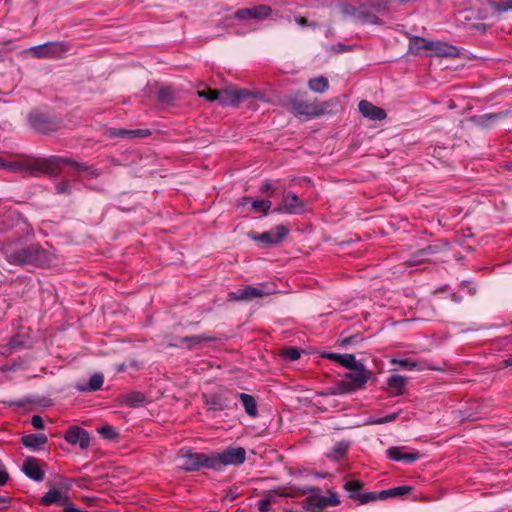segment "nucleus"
<instances>
[{"instance_id":"1","label":"nucleus","mask_w":512,"mask_h":512,"mask_svg":"<svg viewBox=\"0 0 512 512\" xmlns=\"http://www.w3.org/2000/svg\"><path fill=\"white\" fill-rule=\"evenodd\" d=\"M71 164L74 165L79 172L83 173H91L92 170L90 167L83 163H75L70 159L67 158H61L57 156H51V157H34V176L36 174H46L49 176H56L61 171V165L62 164Z\"/></svg>"},{"instance_id":"41","label":"nucleus","mask_w":512,"mask_h":512,"mask_svg":"<svg viewBox=\"0 0 512 512\" xmlns=\"http://www.w3.org/2000/svg\"><path fill=\"white\" fill-rule=\"evenodd\" d=\"M45 469L38 460L34 458V481L40 482L44 479Z\"/></svg>"},{"instance_id":"38","label":"nucleus","mask_w":512,"mask_h":512,"mask_svg":"<svg viewBox=\"0 0 512 512\" xmlns=\"http://www.w3.org/2000/svg\"><path fill=\"white\" fill-rule=\"evenodd\" d=\"M48 442V436L44 433H34V452L43 450V446ZM44 451H46L44 449Z\"/></svg>"},{"instance_id":"44","label":"nucleus","mask_w":512,"mask_h":512,"mask_svg":"<svg viewBox=\"0 0 512 512\" xmlns=\"http://www.w3.org/2000/svg\"><path fill=\"white\" fill-rule=\"evenodd\" d=\"M271 497H265L258 501V509L260 512H268L271 506Z\"/></svg>"},{"instance_id":"55","label":"nucleus","mask_w":512,"mask_h":512,"mask_svg":"<svg viewBox=\"0 0 512 512\" xmlns=\"http://www.w3.org/2000/svg\"><path fill=\"white\" fill-rule=\"evenodd\" d=\"M295 21H296V23H297L299 26H302V27H304V26H307V25H308V22H307V20H306L304 17H296V18H295Z\"/></svg>"},{"instance_id":"12","label":"nucleus","mask_w":512,"mask_h":512,"mask_svg":"<svg viewBox=\"0 0 512 512\" xmlns=\"http://www.w3.org/2000/svg\"><path fill=\"white\" fill-rule=\"evenodd\" d=\"M272 13V9L267 5H258L252 8L239 9L235 13V17L239 20H263L269 17Z\"/></svg>"},{"instance_id":"48","label":"nucleus","mask_w":512,"mask_h":512,"mask_svg":"<svg viewBox=\"0 0 512 512\" xmlns=\"http://www.w3.org/2000/svg\"><path fill=\"white\" fill-rule=\"evenodd\" d=\"M33 253H34V265L38 264V263L41 265L44 264L42 262V256H44L45 251L34 246Z\"/></svg>"},{"instance_id":"29","label":"nucleus","mask_w":512,"mask_h":512,"mask_svg":"<svg viewBox=\"0 0 512 512\" xmlns=\"http://www.w3.org/2000/svg\"><path fill=\"white\" fill-rule=\"evenodd\" d=\"M239 398L246 413L249 416L255 417L257 415V405L254 397L246 393H240Z\"/></svg>"},{"instance_id":"32","label":"nucleus","mask_w":512,"mask_h":512,"mask_svg":"<svg viewBox=\"0 0 512 512\" xmlns=\"http://www.w3.org/2000/svg\"><path fill=\"white\" fill-rule=\"evenodd\" d=\"M104 382V377L101 373H95L92 375L89 379V381L79 387V390L81 391H96L101 388Z\"/></svg>"},{"instance_id":"31","label":"nucleus","mask_w":512,"mask_h":512,"mask_svg":"<svg viewBox=\"0 0 512 512\" xmlns=\"http://www.w3.org/2000/svg\"><path fill=\"white\" fill-rule=\"evenodd\" d=\"M308 86L313 92L324 93L329 88V82L326 77L319 76L317 78L310 79L308 81Z\"/></svg>"},{"instance_id":"60","label":"nucleus","mask_w":512,"mask_h":512,"mask_svg":"<svg viewBox=\"0 0 512 512\" xmlns=\"http://www.w3.org/2000/svg\"><path fill=\"white\" fill-rule=\"evenodd\" d=\"M312 490H313L312 488H306V489H304L302 492H303V493H307V492H311Z\"/></svg>"},{"instance_id":"57","label":"nucleus","mask_w":512,"mask_h":512,"mask_svg":"<svg viewBox=\"0 0 512 512\" xmlns=\"http://www.w3.org/2000/svg\"><path fill=\"white\" fill-rule=\"evenodd\" d=\"M505 365L506 366H512V354H510L506 359H505Z\"/></svg>"},{"instance_id":"15","label":"nucleus","mask_w":512,"mask_h":512,"mask_svg":"<svg viewBox=\"0 0 512 512\" xmlns=\"http://www.w3.org/2000/svg\"><path fill=\"white\" fill-rule=\"evenodd\" d=\"M387 457L396 462L410 464L419 459L420 455L418 452H405L402 448L390 447L387 449Z\"/></svg>"},{"instance_id":"6","label":"nucleus","mask_w":512,"mask_h":512,"mask_svg":"<svg viewBox=\"0 0 512 512\" xmlns=\"http://www.w3.org/2000/svg\"><path fill=\"white\" fill-rule=\"evenodd\" d=\"M340 499L335 492H329L327 496L313 494L308 496L303 502V508L309 512H321L327 507L337 506Z\"/></svg>"},{"instance_id":"27","label":"nucleus","mask_w":512,"mask_h":512,"mask_svg":"<svg viewBox=\"0 0 512 512\" xmlns=\"http://www.w3.org/2000/svg\"><path fill=\"white\" fill-rule=\"evenodd\" d=\"M391 363L394 365H397L399 368L410 370V371H414V370L421 371L424 369V366L420 362L413 360L411 358H404V359L393 358L391 360Z\"/></svg>"},{"instance_id":"4","label":"nucleus","mask_w":512,"mask_h":512,"mask_svg":"<svg viewBox=\"0 0 512 512\" xmlns=\"http://www.w3.org/2000/svg\"><path fill=\"white\" fill-rule=\"evenodd\" d=\"M288 110L295 116H305L308 119L317 118L324 114V108L316 102H308L297 97L289 100Z\"/></svg>"},{"instance_id":"3","label":"nucleus","mask_w":512,"mask_h":512,"mask_svg":"<svg viewBox=\"0 0 512 512\" xmlns=\"http://www.w3.org/2000/svg\"><path fill=\"white\" fill-rule=\"evenodd\" d=\"M212 470L221 471L226 466H239L246 460V451L243 447L228 446L220 452H210Z\"/></svg>"},{"instance_id":"54","label":"nucleus","mask_w":512,"mask_h":512,"mask_svg":"<svg viewBox=\"0 0 512 512\" xmlns=\"http://www.w3.org/2000/svg\"><path fill=\"white\" fill-rule=\"evenodd\" d=\"M20 334H17L13 337L12 343L14 346H24L26 343L23 340H20Z\"/></svg>"},{"instance_id":"22","label":"nucleus","mask_w":512,"mask_h":512,"mask_svg":"<svg viewBox=\"0 0 512 512\" xmlns=\"http://www.w3.org/2000/svg\"><path fill=\"white\" fill-rule=\"evenodd\" d=\"M356 21L361 24H378L380 22L378 16L366 4L359 6Z\"/></svg>"},{"instance_id":"25","label":"nucleus","mask_w":512,"mask_h":512,"mask_svg":"<svg viewBox=\"0 0 512 512\" xmlns=\"http://www.w3.org/2000/svg\"><path fill=\"white\" fill-rule=\"evenodd\" d=\"M431 40L419 36H413L409 39V50L413 54H420L424 50H429Z\"/></svg>"},{"instance_id":"8","label":"nucleus","mask_w":512,"mask_h":512,"mask_svg":"<svg viewBox=\"0 0 512 512\" xmlns=\"http://www.w3.org/2000/svg\"><path fill=\"white\" fill-rule=\"evenodd\" d=\"M349 369L351 371L345 374V379L349 385L348 391L362 388L367 383L370 372L360 362H356L355 367Z\"/></svg>"},{"instance_id":"33","label":"nucleus","mask_w":512,"mask_h":512,"mask_svg":"<svg viewBox=\"0 0 512 512\" xmlns=\"http://www.w3.org/2000/svg\"><path fill=\"white\" fill-rule=\"evenodd\" d=\"M352 499L358 500L361 504H366L375 500H385L384 495H382V490L379 492H365L358 494H351Z\"/></svg>"},{"instance_id":"52","label":"nucleus","mask_w":512,"mask_h":512,"mask_svg":"<svg viewBox=\"0 0 512 512\" xmlns=\"http://www.w3.org/2000/svg\"><path fill=\"white\" fill-rule=\"evenodd\" d=\"M11 498L8 496L0 495V510L9 506Z\"/></svg>"},{"instance_id":"40","label":"nucleus","mask_w":512,"mask_h":512,"mask_svg":"<svg viewBox=\"0 0 512 512\" xmlns=\"http://www.w3.org/2000/svg\"><path fill=\"white\" fill-rule=\"evenodd\" d=\"M358 10H359V7H356L351 4H344L341 8V12L343 15L352 17L355 20L357 19Z\"/></svg>"},{"instance_id":"9","label":"nucleus","mask_w":512,"mask_h":512,"mask_svg":"<svg viewBox=\"0 0 512 512\" xmlns=\"http://www.w3.org/2000/svg\"><path fill=\"white\" fill-rule=\"evenodd\" d=\"M268 294L269 292L265 291L261 287L245 286L235 291L229 292L228 297L230 300L249 302L256 298L267 296Z\"/></svg>"},{"instance_id":"43","label":"nucleus","mask_w":512,"mask_h":512,"mask_svg":"<svg viewBox=\"0 0 512 512\" xmlns=\"http://www.w3.org/2000/svg\"><path fill=\"white\" fill-rule=\"evenodd\" d=\"M57 194H70L71 186L67 181H61L55 186Z\"/></svg>"},{"instance_id":"47","label":"nucleus","mask_w":512,"mask_h":512,"mask_svg":"<svg viewBox=\"0 0 512 512\" xmlns=\"http://www.w3.org/2000/svg\"><path fill=\"white\" fill-rule=\"evenodd\" d=\"M143 401V396L140 394H131L126 398V402L132 406H137Z\"/></svg>"},{"instance_id":"49","label":"nucleus","mask_w":512,"mask_h":512,"mask_svg":"<svg viewBox=\"0 0 512 512\" xmlns=\"http://www.w3.org/2000/svg\"><path fill=\"white\" fill-rule=\"evenodd\" d=\"M62 506L64 507L63 508V512H88V511H85V510L78 509L72 503H70V501L66 502Z\"/></svg>"},{"instance_id":"26","label":"nucleus","mask_w":512,"mask_h":512,"mask_svg":"<svg viewBox=\"0 0 512 512\" xmlns=\"http://www.w3.org/2000/svg\"><path fill=\"white\" fill-rule=\"evenodd\" d=\"M213 340L214 338L212 336L201 334L183 337L180 342L182 345H186L188 348H195L200 346L203 342H209Z\"/></svg>"},{"instance_id":"46","label":"nucleus","mask_w":512,"mask_h":512,"mask_svg":"<svg viewBox=\"0 0 512 512\" xmlns=\"http://www.w3.org/2000/svg\"><path fill=\"white\" fill-rule=\"evenodd\" d=\"M22 471L28 478L32 479V457H27L22 467Z\"/></svg>"},{"instance_id":"50","label":"nucleus","mask_w":512,"mask_h":512,"mask_svg":"<svg viewBox=\"0 0 512 512\" xmlns=\"http://www.w3.org/2000/svg\"><path fill=\"white\" fill-rule=\"evenodd\" d=\"M158 98L162 102L169 101L171 99L170 90L169 89H161L159 91Z\"/></svg>"},{"instance_id":"13","label":"nucleus","mask_w":512,"mask_h":512,"mask_svg":"<svg viewBox=\"0 0 512 512\" xmlns=\"http://www.w3.org/2000/svg\"><path fill=\"white\" fill-rule=\"evenodd\" d=\"M69 500L70 496L68 493L62 492L53 487L40 498L39 502L44 506H50L53 504L62 506Z\"/></svg>"},{"instance_id":"56","label":"nucleus","mask_w":512,"mask_h":512,"mask_svg":"<svg viewBox=\"0 0 512 512\" xmlns=\"http://www.w3.org/2000/svg\"><path fill=\"white\" fill-rule=\"evenodd\" d=\"M272 189V185L270 183H266L262 188V193H268Z\"/></svg>"},{"instance_id":"45","label":"nucleus","mask_w":512,"mask_h":512,"mask_svg":"<svg viewBox=\"0 0 512 512\" xmlns=\"http://www.w3.org/2000/svg\"><path fill=\"white\" fill-rule=\"evenodd\" d=\"M9 480V473L6 466L0 461V486H4Z\"/></svg>"},{"instance_id":"53","label":"nucleus","mask_w":512,"mask_h":512,"mask_svg":"<svg viewBox=\"0 0 512 512\" xmlns=\"http://www.w3.org/2000/svg\"><path fill=\"white\" fill-rule=\"evenodd\" d=\"M22 443L24 446L31 448L32 447V434H28L22 437Z\"/></svg>"},{"instance_id":"30","label":"nucleus","mask_w":512,"mask_h":512,"mask_svg":"<svg viewBox=\"0 0 512 512\" xmlns=\"http://www.w3.org/2000/svg\"><path fill=\"white\" fill-rule=\"evenodd\" d=\"M59 44L58 43H46L34 45V56L35 57H44L48 55H52L58 51Z\"/></svg>"},{"instance_id":"37","label":"nucleus","mask_w":512,"mask_h":512,"mask_svg":"<svg viewBox=\"0 0 512 512\" xmlns=\"http://www.w3.org/2000/svg\"><path fill=\"white\" fill-rule=\"evenodd\" d=\"M362 486H363V483L361 481L350 480L344 484V489L349 493V496L351 497V494L361 493L360 489L362 488Z\"/></svg>"},{"instance_id":"59","label":"nucleus","mask_w":512,"mask_h":512,"mask_svg":"<svg viewBox=\"0 0 512 512\" xmlns=\"http://www.w3.org/2000/svg\"><path fill=\"white\" fill-rule=\"evenodd\" d=\"M33 127H34V131L39 130L38 122H37V120H36V118H35V117H34V124H33Z\"/></svg>"},{"instance_id":"23","label":"nucleus","mask_w":512,"mask_h":512,"mask_svg":"<svg viewBox=\"0 0 512 512\" xmlns=\"http://www.w3.org/2000/svg\"><path fill=\"white\" fill-rule=\"evenodd\" d=\"M206 404L209 406V409L216 411H223L230 408V401L228 398L219 394L211 395L206 400Z\"/></svg>"},{"instance_id":"2","label":"nucleus","mask_w":512,"mask_h":512,"mask_svg":"<svg viewBox=\"0 0 512 512\" xmlns=\"http://www.w3.org/2000/svg\"><path fill=\"white\" fill-rule=\"evenodd\" d=\"M200 97L209 101H218L222 106L237 107L245 99L251 96V92L246 89L226 88L220 91L207 90L199 92Z\"/></svg>"},{"instance_id":"58","label":"nucleus","mask_w":512,"mask_h":512,"mask_svg":"<svg viewBox=\"0 0 512 512\" xmlns=\"http://www.w3.org/2000/svg\"><path fill=\"white\" fill-rule=\"evenodd\" d=\"M347 50V47L343 44H338L337 45V51H346Z\"/></svg>"},{"instance_id":"28","label":"nucleus","mask_w":512,"mask_h":512,"mask_svg":"<svg viewBox=\"0 0 512 512\" xmlns=\"http://www.w3.org/2000/svg\"><path fill=\"white\" fill-rule=\"evenodd\" d=\"M413 490V487L410 485H403L398 487H392L386 490H382V495H384V499L387 498H395V497H404L408 495Z\"/></svg>"},{"instance_id":"10","label":"nucleus","mask_w":512,"mask_h":512,"mask_svg":"<svg viewBox=\"0 0 512 512\" xmlns=\"http://www.w3.org/2000/svg\"><path fill=\"white\" fill-rule=\"evenodd\" d=\"M64 439L71 445H78L85 450L90 445L89 433L80 426H71L67 429Z\"/></svg>"},{"instance_id":"51","label":"nucleus","mask_w":512,"mask_h":512,"mask_svg":"<svg viewBox=\"0 0 512 512\" xmlns=\"http://www.w3.org/2000/svg\"><path fill=\"white\" fill-rule=\"evenodd\" d=\"M45 425H44V420L42 419V417L38 416V415H34V430H42L44 429Z\"/></svg>"},{"instance_id":"17","label":"nucleus","mask_w":512,"mask_h":512,"mask_svg":"<svg viewBox=\"0 0 512 512\" xmlns=\"http://www.w3.org/2000/svg\"><path fill=\"white\" fill-rule=\"evenodd\" d=\"M321 357L334 361L347 369L355 367V363L357 362L353 354L323 352L321 353Z\"/></svg>"},{"instance_id":"7","label":"nucleus","mask_w":512,"mask_h":512,"mask_svg":"<svg viewBox=\"0 0 512 512\" xmlns=\"http://www.w3.org/2000/svg\"><path fill=\"white\" fill-rule=\"evenodd\" d=\"M274 213L299 215L306 212L305 202L294 192L288 191L283 195L282 203L274 208Z\"/></svg>"},{"instance_id":"19","label":"nucleus","mask_w":512,"mask_h":512,"mask_svg":"<svg viewBox=\"0 0 512 512\" xmlns=\"http://www.w3.org/2000/svg\"><path fill=\"white\" fill-rule=\"evenodd\" d=\"M429 50L433 51L436 56L448 57L458 55L456 46L442 41H431Z\"/></svg>"},{"instance_id":"21","label":"nucleus","mask_w":512,"mask_h":512,"mask_svg":"<svg viewBox=\"0 0 512 512\" xmlns=\"http://www.w3.org/2000/svg\"><path fill=\"white\" fill-rule=\"evenodd\" d=\"M0 169H6L11 172H26L31 174L32 164L29 161L5 162L2 158H0Z\"/></svg>"},{"instance_id":"36","label":"nucleus","mask_w":512,"mask_h":512,"mask_svg":"<svg viewBox=\"0 0 512 512\" xmlns=\"http://www.w3.org/2000/svg\"><path fill=\"white\" fill-rule=\"evenodd\" d=\"M386 0H368L366 6L375 14L384 11L387 8Z\"/></svg>"},{"instance_id":"20","label":"nucleus","mask_w":512,"mask_h":512,"mask_svg":"<svg viewBox=\"0 0 512 512\" xmlns=\"http://www.w3.org/2000/svg\"><path fill=\"white\" fill-rule=\"evenodd\" d=\"M251 203V211L257 213L267 214V212L271 208V201L269 199H254L252 197H243L241 198L239 205L245 206L246 204Z\"/></svg>"},{"instance_id":"42","label":"nucleus","mask_w":512,"mask_h":512,"mask_svg":"<svg viewBox=\"0 0 512 512\" xmlns=\"http://www.w3.org/2000/svg\"><path fill=\"white\" fill-rule=\"evenodd\" d=\"M283 356L285 357V359H288L290 361H295V360L299 359L300 352L295 347H288L283 351Z\"/></svg>"},{"instance_id":"35","label":"nucleus","mask_w":512,"mask_h":512,"mask_svg":"<svg viewBox=\"0 0 512 512\" xmlns=\"http://www.w3.org/2000/svg\"><path fill=\"white\" fill-rule=\"evenodd\" d=\"M489 5L498 13L507 12L512 10V0H505L497 2L495 0H489Z\"/></svg>"},{"instance_id":"24","label":"nucleus","mask_w":512,"mask_h":512,"mask_svg":"<svg viewBox=\"0 0 512 512\" xmlns=\"http://www.w3.org/2000/svg\"><path fill=\"white\" fill-rule=\"evenodd\" d=\"M406 382L407 379L404 376L393 374L387 379V386L395 395H401L404 391Z\"/></svg>"},{"instance_id":"16","label":"nucleus","mask_w":512,"mask_h":512,"mask_svg":"<svg viewBox=\"0 0 512 512\" xmlns=\"http://www.w3.org/2000/svg\"><path fill=\"white\" fill-rule=\"evenodd\" d=\"M6 259L14 265L30 264L32 262V251L29 247L11 251L6 254Z\"/></svg>"},{"instance_id":"34","label":"nucleus","mask_w":512,"mask_h":512,"mask_svg":"<svg viewBox=\"0 0 512 512\" xmlns=\"http://www.w3.org/2000/svg\"><path fill=\"white\" fill-rule=\"evenodd\" d=\"M97 432L105 439L114 440L118 437L117 430L111 425H103L97 428Z\"/></svg>"},{"instance_id":"11","label":"nucleus","mask_w":512,"mask_h":512,"mask_svg":"<svg viewBox=\"0 0 512 512\" xmlns=\"http://www.w3.org/2000/svg\"><path fill=\"white\" fill-rule=\"evenodd\" d=\"M289 233V229L284 225H278L275 229L261 233L260 235H251L255 241L268 245L280 243Z\"/></svg>"},{"instance_id":"39","label":"nucleus","mask_w":512,"mask_h":512,"mask_svg":"<svg viewBox=\"0 0 512 512\" xmlns=\"http://www.w3.org/2000/svg\"><path fill=\"white\" fill-rule=\"evenodd\" d=\"M398 417V413H391L384 417H370L369 423L370 424H385L394 421Z\"/></svg>"},{"instance_id":"5","label":"nucleus","mask_w":512,"mask_h":512,"mask_svg":"<svg viewBox=\"0 0 512 512\" xmlns=\"http://www.w3.org/2000/svg\"><path fill=\"white\" fill-rule=\"evenodd\" d=\"M179 468L185 471L212 469L210 453H186L179 457Z\"/></svg>"},{"instance_id":"14","label":"nucleus","mask_w":512,"mask_h":512,"mask_svg":"<svg viewBox=\"0 0 512 512\" xmlns=\"http://www.w3.org/2000/svg\"><path fill=\"white\" fill-rule=\"evenodd\" d=\"M360 113L371 120H383L386 117L384 109L373 105L372 103L362 100L358 104Z\"/></svg>"},{"instance_id":"18","label":"nucleus","mask_w":512,"mask_h":512,"mask_svg":"<svg viewBox=\"0 0 512 512\" xmlns=\"http://www.w3.org/2000/svg\"><path fill=\"white\" fill-rule=\"evenodd\" d=\"M151 135V131L149 129H111L110 136L119 137V138H145Z\"/></svg>"}]
</instances>
